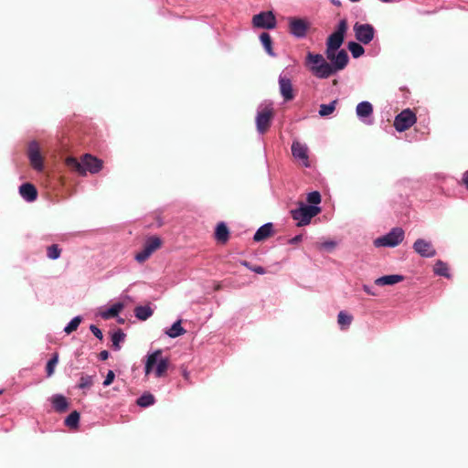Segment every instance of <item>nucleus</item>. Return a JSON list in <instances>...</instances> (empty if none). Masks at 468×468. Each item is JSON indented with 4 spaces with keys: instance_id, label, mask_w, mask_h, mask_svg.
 Masks as SVG:
<instances>
[{
    "instance_id": "4468645a",
    "label": "nucleus",
    "mask_w": 468,
    "mask_h": 468,
    "mask_svg": "<svg viewBox=\"0 0 468 468\" xmlns=\"http://www.w3.org/2000/svg\"><path fill=\"white\" fill-rule=\"evenodd\" d=\"M414 250L421 257L431 258L436 255V250L431 241L418 239L413 244Z\"/></svg>"
},
{
    "instance_id": "f3484780",
    "label": "nucleus",
    "mask_w": 468,
    "mask_h": 468,
    "mask_svg": "<svg viewBox=\"0 0 468 468\" xmlns=\"http://www.w3.org/2000/svg\"><path fill=\"white\" fill-rule=\"evenodd\" d=\"M19 194L27 202H33L37 197V190L31 183H25L19 186Z\"/></svg>"
},
{
    "instance_id": "6e6552de",
    "label": "nucleus",
    "mask_w": 468,
    "mask_h": 468,
    "mask_svg": "<svg viewBox=\"0 0 468 468\" xmlns=\"http://www.w3.org/2000/svg\"><path fill=\"white\" fill-rule=\"evenodd\" d=\"M416 122V114L410 109H405L395 117L393 125L398 132H404Z\"/></svg>"
},
{
    "instance_id": "2f4dec72",
    "label": "nucleus",
    "mask_w": 468,
    "mask_h": 468,
    "mask_svg": "<svg viewBox=\"0 0 468 468\" xmlns=\"http://www.w3.org/2000/svg\"><path fill=\"white\" fill-rule=\"evenodd\" d=\"M58 362V354L54 353L52 357L48 360L46 366V372L48 377H51L54 374L55 367Z\"/></svg>"
},
{
    "instance_id": "e433bc0d",
    "label": "nucleus",
    "mask_w": 468,
    "mask_h": 468,
    "mask_svg": "<svg viewBox=\"0 0 468 468\" xmlns=\"http://www.w3.org/2000/svg\"><path fill=\"white\" fill-rule=\"evenodd\" d=\"M81 322L80 316L74 317L68 325L64 328L65 333L68 335L71 334L72 332L76 331Z\"/></svg>"
},
{
    "instance_id": "c756f323",
    "label": "nucleus",
    "mask_w": 468,
    "mask_h": 468,
    "mask_svg": "<svg viewBox=\"0 0 468 468\" xmlns=\"http://www.w3.org/2000/svg\"><path fill=\"white\" fill-rule=\"evenodd\" d=\"M336 104H337L336 100L333 101L329 104H321L320 110H319L320 116L325 117V116H328L331 113H333L334 111L335 110Z\"/></svg>"
},
{
    "instance_id": "f257e3e1",
    "label": "nucleus",
    "mask_w": 468,
    "mask_h": 468,
    "mask_svg": "<svg viewBox=\"0 0 468 468\" xmlns=\"http://www.w3.org/2000/svg\"><path fill=\"white\" fill-rule=\"evenodd\" d=\"M324 54L326 58L312 52L306 55L305 66L316 78L327 79L343 70L348 64L349 57L346 49L325 50Z\"/></svg>"
},
{
    "instance_id": "864d4df0",
    "label": "nucleus",
    "mask_w": 468,
    "mask_h": 468,
    "mask_svg": "<svg viewBox=\"0 0 468 468\" xmlns=\"http://www.w3.org/2000/svg\"><path fill=\"white\" fill-rule=\"evenodd\" d=\"M351 2H358L359 0H350Z\"/></svg>"
},
{
    "instance_id": "cd10ccee",
    "label": "nucleus",
    "mask_w": 468,
    "mask_h": 468,
    "mask_svg": "<svg viewBox=\"0 0 468 468\" xmlns=\"http://www.w3.org/2000/svg\"><path fill=\"white\" fill-rule=\"evenodd\" d=\"M80 421V413L77 410L72 411L66 419L65 425L69 429H77Z\"/></svg>"
},
{
    "instance_id": "393cba45",
    "label": "nucleus",
    "mask_w": 468,
    "mask_h": 468,
    "mask_svg": "<svg viewBox=\"0 0 468 468\" xmlns=\"http://www.w3.org/2000/svg\"><path fill=\"white\" fill-rule=\"evenodd\" d=\"M186 333V330L181 325V320L176 321L173 325L165 332L172 338L178 337Z\"/></svg>"
},
{
    "instance_id": "b1692460",
    "label": "nucleus",
    "mask_w": 468,
    "mask_h": 468,
    "mask_svg": "<svg viewBox=\"0 0 468 468\" xmlns=\"http://www.w3.org/2000/svg\"><path fill=\"white\" fill-rule=\"evenodd\" d=\"M123 309V304L121 303H115L111 306L108 310L101 313L103 319H110L117 316L119 313Z\"/></svg>"
},
{
    "instance_id": "5701e85b",
    "label": "nucleus",
    "mask_w": 468,
    "mask_h": 468,
    "mask_svg": "<svg viewBox=\"0 0 468 468\" xmlns=\"http://www.w3.org/2000/svg\"><path fill=\"white\" fill-rule=\"evenodd\" d=\"M260 39H261V44L264 47L266 52L270 56L274 57L275 53L273 52V49H272V40H271V35L267 32H263L261 34Z\"/></svg>"
},
{
    "instance_id": "2eb2a0df",
    "label": "nucleus",
    "mask_w": 468,
    "mask_h": 468,
    "mask_svg": "<svg viewBox=\"0 0 468 468\" xmlns=\"http://www.w3.org/2000/svg\"><path fill=\"white\" fill-rule=\"evenodd\" d=\"M292 153L293 157L300 160L303 166H310L308 147L305 144L300 142H293L292 144Z\"/></svg>"
},
{
    "instance_id": "a211bd4d",
    "label": "nucleus",
    "mask_w": 468,
    "mask_h": 468,
    "mask_svg": "<svg viewBox=\"0 0 468 468\" xmlns=\"http://www.w3.org/2000/svg\"><path fill=\"white\" fill-rule=\"evenodd\" d=\"M229 229L225 222H219L217 224L214 237L218 243L223 245L226 244L229 239Z\"/></svg>"
},
{
    "instance_id": "ea45409f",
    "label": "nucleus",
    "mask_w": 468,
    "mask_h": 468,
    "mask_svg": "<svg viewBox=\"0 0 468 468\" xmlns=\"http://www.w3.org/2000/svg\"><path fill=\"white\" fill-rule=\"evenodd\" d=\"M90 330L92 332V334L99 338L100 340H102L103 335L102 332L94 324H91L90 326Z\"/></svg>"
},
{
    "instance_id": "49530a36",
    "label": "nucleus",
    "mask_w": 468,
    "mask_h": 468,
    "mask_svg": "<svg viewBox=\"0 0 468 468\" xmlns=\"http://www.w3.org/2000/svg\"><path fill=\"white\" fill-rule=\"evenodd\" d=\"M363 290H364L367 294H370V295H376V293H375V292H373L367 285H364V286H363Z\"/></svg>"
},
{
    "instance_id": "6ab92c4d",
    "label": "nucleus",
    "mask_w": 468,
    "mask_h": 468,
    "mask_svg": "<svg viewBox=\"0 0 468 468\" xmlns=\"http://www.w3.org/2000/svg\"><path fill=\"white\" fill-rule=\"evenodd\" d=\"M273 234V225L272 223H266L260 227L256 233L254 234L253 239L256 242H260L270 238Z\"/></svg>"
},
{
    "instance_id": "9b49d317",
    "label": "nucleus",
    "mask_w": 468,
    "mask_h": 468,
    "mask_svg": "<svg viewBox=\"0 0 468 468\" xmlns=\"http://www.w3.org/2000/svg\"><path fill=\"white\" fill-rule=\"evenodd\" d=\"M254 27L273 29L276 27V17L271 11L261 12L252 17Z\"/></svg>"
},
{
    "instance_id": "7c9ffc66",
    "label": "nucleus",
    "mask_w": 468,
    "mask_h": 468,
    "mask_svg": "<svg viewBox=\"0 0 468 468\" xmlns=\"http://www.w3.org/2000/svg\"><path fill=\"white\" fill-rule=\"evenodd\" d=\"M125 338V334L121 330L118 329L116 332L113 333L112 335V346L115 350H119L121 348L120 343L122 342Z\"/></svg>"
},
{
    "instance_id": "8fccbe9b",
    "label": "nucleus",
    "mask_w": 468,
    "mask_h": 468,
    "mask_svg": "<svg viewBox=\"0 0 468 468\" xmlns=\"http://www.w3.org/2000/svg\"><path fill=\"white\" fill-rule=\"evenodd\" d=\"M242 264L244 266H246L247 268H249L250 270V268H252L253 266H250V263L248 261H243Z\"/></svg>"
},
{
    "instance_id": "09e8293b",
    "label": "nucleus",
    "mask_w": 468,
    "mask_h": 468,
    "mask_svg": "<svg viewBox=\"0 0 468 468\" xmlns=\"http://www.w3.org/2000/svg\"><path fill=\"white\" fill-rule=\"evenodd\" d=\"M242 264L244 266H246L247 268H249L250 270V268H252L253 266H250V263L248 261H243Z\"/></svg>"
},
{
    "instance_id": "aec40b11",
    "label": "nucleus",
    "mask_w": 468,
    "mask_h": 468,
    "mask_svg": "<svg viewBox=\"0 0 468 468\" xmlns=\"http://www.w3.org/2000/svg\"><path fill=\"white\" fill-rule=\"evenodd\" d=\"M51 403L57 412H65L69 408L67 399L60 394H56L51 398Z\"/></svg>"
},
{
    "instance_id": "423d86ee",
    "label": "nucleus",
    "mask_w": 468,
    "mask_h": 468,
    "mask_svg": "<svg viewBox=\"0 0 468 468\" xmlns=\"http://www.w3.org/2000/svg\"><path fill=\"white\" fill-rule=\"evenodd\" d=\"M404 239V230L401 228H394L388 234L374 240V245L379 247H396Z\"/></svg>"
},
{
    "instance_id": "0eeeda50",
    "label": "nucleus",
    "mask_w": 468,
    "mask_h": 468,
    "mask_svg": "<svg viewBox=\"0 0 468 468\" xmlns=\"http://www.w3.org/2000/svg\"><path fill=\"white\" fill-rule=\"evenodd\" d=\"M288 20V32L297 38H303L306 37L311 24L305 18L289 16Z\"/></svg>"
},
{
    "instance_id": "f8f14e48",
    "label": "nucleus",
    "mask_w": 468,
    "mask_h": 468,
    "mask_svg": "<svg viewBox=\"0 0 468 468\" xmlns=\"http://www.w3.org/2000/svg\"><path fill=\"white\" fill-rule=\"evenodd\" d=\"M273 115V109L270 106L264 107L258 112L256 117V125L260 133H264L269 130Z\"/></svg>"
},
{
    "instance_id": "58836bf2",
    "label": "nucleus",
    "mask_w": 468,
    "mask_h": 468,
    "mask_svg": "<svg viewBox=\"0 0 468 468\" xmlns=\"http://www.w3.org/2000/svg\"><path fill=\"white\" fill-rule=\"evenodd\" d=\"M114 378H115L114 372L112 370H109L107 373V376L103 381V386L104 387L110 386L113 382Z\"/></svg>"
},
{
    "instance_id": "37998d69",
    "label": "nucleus",
    "mask_w": 468,
    "mask_h": 468,
    "mask_svg": "<svg viewBox=\"0 0 468 468\" xmlns=\"http://www.w3.org/2000/svg\"><path fill=\"white\" fill-rule=\"evenodd\" d=\"M99 357L101 360H106L109 357V352L107 350H103L99 354Z\"/></svg>"
},
{
    "instance_id": "7ed1b4c3",
    "label": "nucleus",
    "mask_w": 468,
    "mask_h": 468,
    "mask_svg": "<svg viewBox=\"0 0 468 468\" xmlns=\"http://www.w3.org/2000/svg\"><path fill=\"white\" fill-rule=\"evenodd\" d=\"M163 351L157 349L152 354H149L146 358L144 366L145 376L154 372L155 378H163L165 376L169 367V359L163 357Z\"/></svg>"
},
{
    "instance_id": "473e14b6",
    "label": "nucleus",
    "mask_w": 468,
    "mask_h": 468,
    "mask_svg": "<svg viewBox=\"0 0 468 468\" xmlns=\"http://www.w3.org/2000/svg\"><path fill=\"white\" fill-rule=\"evenodd\" d=\"M353 316L343 311L338 314L337 322L342 327H347L351 324Z\"/></svg>"
},
{
    "instance_id": "a878e982",
    "label": "nucleus",
    "mask_w": 468,
    "mask_h": 468,
    "mask_svg": "<svg viewBox=\"0 0 468 468\" xmlns=\"http://www.w3.org/2000/svg\"><path fill=\"white\" fill-rule=\"evenodd\" d=\"M135 316L142 321L147 320L153 314V310L149 306H137L134 309Z\"/></svg>"
},
{
    "instance_id": "9d476101",
    "label": "nucleus",
    "mask_w": 468,
    "mask_h": 468,
    "mask_svg": "<svg viewBox=\"0 0 468 468\" xmlns=\"http://www.w3.org/2000/svg\"><path fill=\"white\" fill-rule=\"evenodd\" d=\"M353 30L356 40L364 45H367L373 40L376 32L372 25L359 22L355 23Z\"/></svg>"
},
{
    "instance_id": "4be33fe9",
    "label": "nucleus",
    "mask_w": 468,
    "mask_h": 468,
    "mask_svg": "<svg viewBox=\"0 0 468 468\" xmlns=\"http://www.w3.org/2000/svg\"><path fill=\"white\" fill-rule=\"evenodd\" d=\"M356 112L359 118H367L372 115L373 106L368 101H362L356 105Z\"/></svg>"
},
{
    "instance_id": "bb28decb",
    "label": "nucleus",
    "mask_w": 468,
    "mask_h": 468,
    "mask_svg": "<svg viewBox=\"0 0 468 468\" xmlns=\"http://www.w3.org/2000/svg\"><path fill=\"white\" fill-rule=\"evenodd\" d=\"M434 272L437 275L443 276L446 278H450L451 274L449 273V267L447 263L443 262L441 260H438L434 264Z\"/></svg>"
},
{
    "instance_id": "20e7f679",
    "label": "nucleus",
    "mask_w": 468,
    "mask_h": 468,
    "mask_svg": "<svg viewBox=\"0 0 468 468\" xmlns=\"http://www.w3.org/2000/svg\"><path fill=\"white\" fill-rule=\"evenodd\" d=\"M321 212V208L316 206H307L303 202L300 207L291 211L292 218L297 221V226L302 227L308 225L311 219Z\"/></svg>"
},
{
    "instance_id": "f704fd0d",
    "label": "nucleus",
    "mask_w": 468,
    "mask_h": 468,
    "mask_svg": "<svg viewBox=\"0 0 468 468\" xmlns=\"http://www.w3.org/2000/svg\"><path fill=\"white\" fill-rule=\"evenodd\" d=\"M154 397L150 393H145L137 399V404L141 407L151 406L154 404Z\"/></svg>"
},
{
    "instance_id": "de8ad7c7",
    "label": "nucleus",
    "mask_w": 468,
    "mask_h": 468,
    "mask_svg": "<svg viewBox=\"0 0 468 468\" xmlns=\"http://www.w3.org/2000/svg\"><path fill=\"white\" fill-rule=\"evenodd\" d=\"M182 375L185 379L187 380L189 378V372L186 368H182Z\"/></svg>"
},
{
    "instance_id": "1a4fd4ad",
    "label": "nucleus",
    "mask_w": 468,
    "mask_h": 468,
    "mask_svg": "<svg viewBox=\"0 0 468 468\" xmlns=\"http://www.w3.org/2000/svg\"><path fill=\"white\" fill-rule=\"evenodd\" d=\"M162 246V240L159 237L152 236L149 237L144 245L142 251L135 255V260L142 263L144 262L155 250L160 249Z\"/></svg>"
},
{
    "instance_id": "412c9836",
    "label": "nucleus",
    "mask_w": 468,
    "mask_h": 468,
    "mask_svg": "<svg viewBox=\"0 0 468 468\" xmlns=\"http://www.w3.org/2000/svg\"><path fill=\"white\" fill-rule=\"evenodd\" d=\"M404 281V276L399 274L385 275L378 278L375 283L379 286L393 285Z\"/></svg>"
},
{
    "instance_id": "dca6fc26",
    "label": "nucleus",
    "mask_w": 468,
    "mask_h": 468,
    "mask_svg": "<svg viewBox=\"0 0 468 468\" xmlns=\"http://www.w3.org/2000/svg\"><path fill=\"white\" fill-rule=\"evenodd\" d=\"M280 92L284 101H289L293 100L294 93L291 80L285 75H280L279 77Z\"/></svg>"
},
{
    "instance_id": "4c0bfd02",
    "label": "nucleus",
    "mask_w": 468,
    "mask_h": 468,
    "mask_svg": "<svg viewBox=\"0 0 468 468\" xmlns=\"http://www.w3.org/2000/svg\"><path fill=\"white\" fill-rule=\"evenodd\" d=\"M306 200L312 205H318L321 203V195L318 191L311 192L307 195Z\"/></svg>"
},
{
    "instance_id": "c03bdc74",
    "label": "nucleus",
    "mask_w": 468,
    "mask_h": 468,
    "mask_svg": "<svg viewBox=\"0 0 468 468\" xmlns=\"http://www.w3.org/2000/svg\"><path fill=\"white\" fill-rule=\"evenodd\" d=\"M324 248H328V249H333L335 248V243L334 241H328V242H324L323 243L322 245Z\"/></svg>"
},
{
    "instance_id": "603ef678",
    "label": "nucleus",
    "mask_w": 468,
    "mask_h": 468,
    "mask_svg": "<svg viewBox=\"0 0 468 468\" xmlns=\"http://www.w3.org/2000/svg\"><path fill=\"white\" fill-rule=\"evenodd\" d=\"M4 392V389H0V395L3 394Z\"/></svg>"
},
{
    "instance_id": "c9c22d12",
    "label": "nucleus",
    "mask_w": 468,
    "mask_h": 468,
    "mask_svg": "<svg viewBox=\"0 0 468 468\" xmlns=\"http://www.w3.org/2000/svg\"><path fill=\"white\" fill-rule=\"evenodd\" d=\"M93 385V376L82 375L78 385L79 388H90Z\"/></svg>"
},
{
    "instance_id": "79ce46f5",
    "label": "nucleus",
    "mask_w": 468,
    "mask_h": 468,
    "mask_svg": "<svg viewBox=\"0 0 468 468\" xmlns=\"http://www.w3.org/2000/svg\"><path fill=\"white\" fill-rule=\"evenodd\" d=\"M303 239V235H297L289 240L290 244H297Z\"/></svg>"
},
{
    "instance_id": "39448f33",
    "label": "nucleus",
    "mask_w": 468,
    "mask_h": 468,
    "mask_svg": "<svg viewBox=\"0 0 468 468\" xmlns=\"http://www.w3.org/2000/svg\"><path fill=\"white\" fill-rule=\"evenodd\" d=\"M346 31L347 22L346 19H342L339 21L335 31L327 37L325 50H340Z\"/></svg>"
},
{
    "instance_id": "c85d7f7f",
    "label": "nucleus",
    "mask_w": 468,
    "mask_h": 468,
    "mask_svg": "<svg viewBox=\"0 0 468 468\" xmlns=\"http://www.w3.org/2000/svg\"><path fill=\"white\" fill-rule=\"evenodd\" d=\"M347 48L355 58H359L365 52V49L362 47V45L357 42H349Z\"/></svg>"
},
{
    "instance_id": "a19ab883",
    "label": "nucleus",
    "mask_w": 468,
    "mask_h": 468,
    "mask_svg": "<svg viewBox=\"0 0 468 468\" xmlns=\"http://www.w3.org/2000/svg\"><path fill=\"white\" fill-rule=\"evenodd\" d=\"M250 270L258 274H264L266 272L265 269L261 266H253Z\"/></svg>"
},
{
    "instance_id": "3c124183",
    "label": "nucleus",
    "mask_w": 468,
    "mask_h": 468,
    "mask_svg": "<svg viewBox=\"0 0 468 468\" xmlns=\"http://www.w3.org/2000/svg\"><path fill=\"white\" fill-rule=\"evenodd\" d=\"M381 2H384V3H389L391 2L392 0H380Z\"/></svg>"
},
{
    "instance_id": "72a5a7b5",
    "label": "nucleus",
    "mask_w": 468,
    "mask_h": 468,
    "mask_svg": "<svg viewBox=\"0 0 468 468\" xmlns=\"http://www.w3.org/2000/svg\"><path fill=\"white\" fill-rule=\"evenodd\" d=\"M61 250L58 245L53 244L47 248V256L50 260H57L60 257Z\"/></svg>"
},
{
    "instance_id": "a18cd8bd",
    "label": "nucleus",
    "mask_w": 468,
    "mask_h": 468,
    "mask_svg": "<svg viewBox=\"0 0 468 468\" xmlns=\"http://www.w3.org/2000/svg\"><path fill=\"white\" fill-rule=\"evenodd\" d=\"M463 182L468 189V171L463 174Z\"/></svg>"
},
{
    "instance_id": "f03ea898",
    "label": "nucleus",
    "mask_w": 468,
    "mask_h": 468,
    "mask_svg": "<svg viewBox=\"0 0 468 468\" xmlns=\"http://www.w3.org/2000/svg\"><path fill=\"white\" fill-rule=\"evenodd\" d=\"M65 164L69 169L76 172L80 176H86L87 172L96 174L102 168L103 162L90 154H83L80 160L73 156H69L65 160Z\"/></svg>"
},
{
    "instance_id": "ddd939ff",
    "label": "nucleus",
    "mask_w": 468,
    "mask_h": 468,
    "mask_svg": "<svg viewBox=\"0 0 468 468\" xmlns=\"http://www.w3.org/2000/svg\"><path fill=\"white\" fill-rule=\"evenodd\" d=\"M27 156L31 166L35 170L41 172L44 169L43 156L40 153L39 145L37 142L33 141L29 144L27 149Z\"/></svg>"
}]
</instances>
